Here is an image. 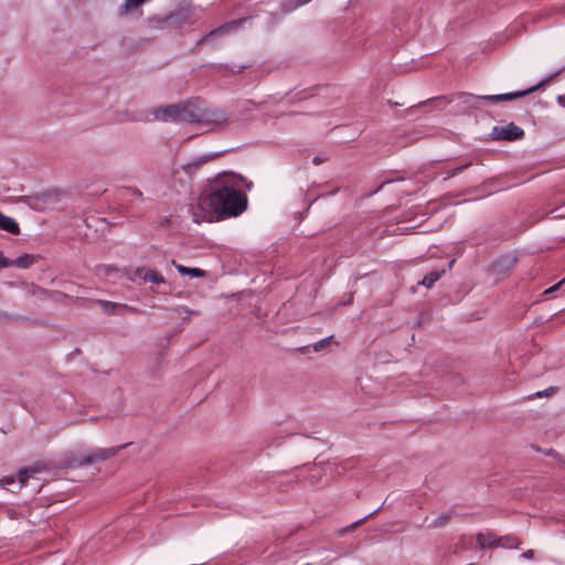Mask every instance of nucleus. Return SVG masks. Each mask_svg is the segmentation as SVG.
Returning <instances> with one entry per match:
<instances>
[{
	"label": "nucleus",
	"mask_w": 565,
	"mask_h": 565,
	"mask_svg": "<svg viewBox=\"0 0 565 565\" xmlns=\"http://www.w3.org/2000/svg\"><path fill=\"white\" fill-rule=\"evenodd\" d=\"M563 284H565V277L558 281L557 284L553 285L552 287L547 288L544 294H551V292H554L556 291Z\"/></svg>",
	"instance_id": "29"
},
{
	"label": "nucleus",
	"mask_w": 565,
	"mask_h": 565,
	"mask_svg": "<svg viewBox=\"0 0 565 565\" xmlns=\"http://www.w3.org/2000/svg\"><path fill=\"white\" fill-rule=\"evenodd\" d=\"M244 184L250 190L253 182L241 174L221 173L213 180L211 191L206 196L200 198L199 205L209 206L221 218L236 217L247 209V195L239 189Z\"/></svg>",
	"instance_id": "1"
},
{
	"label": "nucleus",
	"mask_w": 565,
	"mask_h": 565,
	"mask_svg": "<svg viewBox=\"0 0 565 565\" xmlns=\"http://www.w3.org/2000/svg\"><path fill=\"white\" fill-rule=\"evenodd\" d=\"M31 288H32V290H31L32 295H38V294L46 295L49 292L46 289L39 287L34 284L31 285Z\"/></svg>",
	"instance_id": "28"
},
{
	"label": "nucleus",
	"mask_w": 565,
	"mask_h": 565,
	"mask_svg": "<svg viewBox=\"0 0 565 565\" xmlns=\"http://www.w3.org/2000/svg\"><path fill=\"white\" fill-rule=\"evenodd\" d=\"M521 556L527 559H532L534 557V551L527 550L524 553H522Z\"/></svg>",
	"instance_id": "31"
},
{
	"label": "nucleus",
	"mask_w": 565,
	"mask_h": 565,
	"mask_svg": "<svg viewBox=\"0 0 565 565\" xmlns=\"http://www.w3.org/2000/svg\"><path fill=\"white\" fill-rule=\"evenodd\" d=\"M96 303H98L103 312L106 315L125 316L127 313L138 315L142 312L136 307H131L126 303L113 302L104 299H97Z\"/></svg>",
	"instance_id": "7"
},
{
	"label": "nucleus",
	"mask_w": 565,
	"mask_h": 565,
	"mask_svg": "<svg viewBox=\"0 0 565 565\" xmlns=\"http://www.w3.org/2000/svg\"><path fill=\"white\" fill-rule=\"evenodd\" d=\"M332 341H333V335H329L324 339L317 341L312 347L313 351H316V352L322 351L328 345H330Z\"/></svg>",
	"instance_id": "22"
},
{
	"label": "nucleus",
	"mask_w": 565,
	"mask_h": 565,
	"mask_svg": "<svg viewBox=\"0 0 565 565\" xmlns=\"http://www.w3.org/2000/svg\"><path fill=\"white\" fill-rule=\"evenodd\" d=\"M128 444H124L117 447L98 448L92 450L85 456L77 459V466H89L98 461H105L116 456L121 449L126 448Z\"/></svg>",
	"instance_id": "5"
},
{
	"label": "nucleus",
	"mask_w": 565,
	"mask_h": 565,
	"mask_svg": "<svg viewBox=\"0 0 565 565\" xmlns=\"http://www.w3.org/2000/svg\"><path fill=\"white\" fill-rule=\"evenodd\" d=\"M310 1H311V0H297V3H298L299 6H302V4H306V3L310 2Z\"/></svg>",
	"instance_id": "36"
},
{
	"label": "nucleus",
	"mask_w": 565,
	"mask_h": 565,
	"mask_svg": "<svg viewBox=\"0 0 565 565\" xmlns=\"http://www.w3.org/2000/svg\"><path fill=\"white\" fill-rule=\"evenodd\" d=\"M477 544L480 548L484 547H491L494 545V542L492 540V536L490 534L484 535L482 533L478 534L477 536Z\"/></svg>",
	"instance_id": "20"
},
{
	"label": "nucleus",
	"mask_w": 565,
	"mask_h": 565,
	"mask_svg": "<svg viewBox=\"0 0 565 565\" xmlns=\"http://www.w3.org/2000/svg\"><path fill=\"white\" fill-rule=\"evenodd\" d=\"M172 264L175 267V269L178 270V273L181 274V275H188V276H191L193 278H201V277L205 276V271L200 269V268H196V267H185V266H183L181 264H177L175 260H172Z\"/></svg>",
	"instance_id": "10"
},
{
	"label": "nucleus",
	"mask_w": 565,
	"mask_h": 565,
	"mask_svg": "<svg viewBox=\"0 0 565 565\" xmlns=\"http://www.w3.org/2000/svg\"><path fill=\"white\" fill-rule=\"evenodd\" d=\"M195 98L189 99L184 103L172 104L160 107L153 111L156 119L163 121H184L193 124L196 119L195 115Z\"/></svg>",
	"instance_id": "3"
},
{
	"label": "nucleus",
	"mask_w": 565,
	"mask_h": 565,
	"mask_svg": "<svg viewBox=\"0 0 565 565\" xmlns=\"http://www.w3.org/2000/svg\"><path fill=\"white\" fill-rule=\"evenodd\" d=\"M543 454L545 456L553 457L556 461H558L561 463L562 467H565V456L557 452L555 449H553V448L544 449Z\"/></svg>",
	"instance_id": "21"
},
{
	"label": "nucleus",
	"mask_w": 565,
	"mask_h": 565,
	"mask_svg": "<svg viewBox=\"0 0 565 565\" xmlns=\"http://www.w3.org/2000/svg\"><path fill=\"white\" fill-rule=\"evenodd\" d=\"M146 274H147V269H146V268H143V267H137V268H135V269L131 271V274H130V276H129V279H130L131 281H134V282L142 284V282H145V281H143V277L146 276Z\"/></svg>",
	"instance_id": "18"
},
{
	"label": "nucleus",
	"mask_w": 565,
	"mask_h": 565,
	"mask_svg": "<svg viewBox=\"0 0 565 565\" xmlns=\"http://www.w3.org/2000/svg\"><path fill=\"white\" fill-rule=\"evenodd\" d=\"M230 28H231V24L225 23V24H222L218 28L210 31L206 35H204L202 39H200L196 42V46H200L203 43L209 42L212 38H214L215 35L221 34V33L227 31Z\"/></svg>",
	"instance_id": "12"
},
{
	"label": "nucleus",
	"mask_w": 565,
	"mask_h": 565,
	"mask_svg": "<svg viewBox=\"0 0 565 565\" xmlns=\"http://www.w3.org/2000/svg\"><path fill=\"white\" fill-rule=\"evenodd\" d=\"M457 515V512L450 510L439 514L437 518L433 519L428 524V529H440L445 527L449 524V522Z\"/></svg>",
	"instance_id": "8"
},
{
	"label": "nucleus",
	"mask_w": 565,
	"mask_h": 565,
	"mask_svg": "<svg viewBox=\"0 0 565 565\" xmlns=\"http://www.w3.org/2000/svg\"><path fill=\"white\" fill-rule=\"evenodd\" d=\"M515 263V257L502 256L494 262V267L499 270L509 269L510 267L514 266Z\"/></svg>",
	"instance_id": "13"
},
{
	"label": "nucleus",
	"mask_w": 565,
	"mask_h": 565,
	"mask_svg": "<svg viewBox=\"0 0 565 565\" xmlns=\"http://www.w3.org/2000/svg\"><path fill=\"white\" fill-rule=\"evenodd\" d=\"M557 103L565 108V94L557 96Z\"/></svg>",
	"instance_id": "32"
},
{
	"label": "nucleus",
	"mask_w": 565,
	"mask_h": 565,
	"mask_svg": "<svg viewBox=\"0 0 565 565\" xmlns=\"http://www.w3.org/2000/svg\"><path fill=\"white\" fill-rule=\"evenodd\" d=\"M565 70V66L557 70L554 74L551 76L542 79L540 83H537L534 86H531L524 90L519 92H512V93H505V94H495V95H473L469 93H462L460 95V98L462 103L470 104L472 107L478 108L481 100H490V102H510L514 100L516 98L523 97L525 95H529L536 89H539L541 86L550 83L552 79L557 77L563 71Z\"/></svg>",
	"instance_id": "2"
},
{
	"label": "nucleus",
	"mask_w": 565,
	"mask_h": 565,
	"mask_svg": "<svg viewBox=\"0 0 565 565\" xmlns=\"http://www.w3.org/2000/svg\"><path fill=\"white\" fill-rule=\"evenodd\" d=\"M531 448H532L534 451H536V452H542V454H543V450H544V449L540 448V447H539V446H536V445H531Z\"/></svg>",
	"instance_id": "35"
},
{
	"label": "nucleus",
	"mask_w": 565,
	"mask_h": 565,
	"mask_svg": "<svg viewBox=\"0 0 565 565\" xmlns=\"http://www.w3.org/2000/svg\"><path fill=\"white\" fill-rule=\"evenodd\" d=\"M0 230H3L10 234L18 235L20 233V226L18 222L0 212Z\"/></svg>",
	"instance_id": "9"
},
{
	"label": "nucleus",
	"mask_w": 565,
	"mask_h": 565,
	"mask_svg": "<svg viewBox=\"0 0 565 565\" xmlns=\"http://www.w3.org/2000/svg\"><path fill=\"white\" fill-rule=\"evenodd\" d=\"M248 66L247 65H241L237 67V70H234L233 67H230L227 64H221L220 70L224 72H230L232 74H239L244 72Z\"/></svg>",
	"instance_id": "24"
},
{
	"label": "nucleus",
	"mask_w": 565,
	"mask_h": 565,
	"mask_svg": "<svg viewBox=\"0 0 565 565\" xmlns=\"http://www.w3.org/2000/svg\"><path fill=\"white\" fill-rule=\"evenodd\" d=\"M4 482H6L7 484H9V483H13V482H14V479H13V478H6V479H4Z\"/></svg>",
	"instance_id": "37"
},
{
	"label": "nucleus",
	"mask_w": 565,
	"mask_h": 565,
	"mask_svg": "<svg viewBox=\"0 0 565 565\" xmlns=\"http://www.w3.org/2000/svg\"><path fill=\"white\" fill-rule=\"evenodd\" d=\"M143 281H149L151 284H164L166 282V279L164 277L156 271V270H152V269H147V274L146 276L143 277Z\"/></svg>",
	"instance_id": "14"
},
{
	"label": "nucleus",
	"mask_w": 565,
	"mask_h": 565,
	"mask_svg": "<svg viewBox=\"0 0 565 565\" xmlns=\"http://www.w3.org/2000/svg\"><path fill=\"white\" fill-rule=\"evenodd\" d=\"M38 470L35 468H29V469H21L18 475V480L20 483V488L26 486L28 479L33 477L34 473H36Z\"/></svg>",
	"instance_id": "16"
},
{
	"label": "nucleus",
	"mask_w": 565,
	"mask_h": 565,
	"mask_svg": "<svg viewBox=\"0 0 565 565\" xmlns=\"http://www.w3.org/2000/svg\"><path fill=\"white\" fill-rule=\"evenodd\" d=\"M443 274H444V270L430 271L423 278L420 284L427 288H430L441 277Z\"/></svg>",
	"instance_id": "15"
},
{
	"label": "nucleus",
	"mask_w": 565,
	"mask_h": 565,
	"mask_svg": "<svg viewBox=\"0 0 565 565\" xmlns=\"http://www.w3.org/2000/svg\"><path fill=\"white\" fill-rule=\"evenodd\" d=\"M122 195L127 198L130 201H134L136 199L143 200V194L140 190L134 189V188H125L122 190Z\"/></svg>",
	"instance_id": "19"
},
{
	"label": "nucleus",
	"mask_w": 565,
	"mask_h": 565,
	"mask_svg": "<svg viewBox=\"0 0 565 565\" xmlns=\"http://www.w3.org/2000/svg\"><path fill=\"white\" fill-rule=\"evenodd\" d=\"M195 115L194 122L212 124L218 127H225L230 124L231 118L228 114L221 108H206L204 102L195 98Z\"/></svg>",
	"instance_id": "4"
},
{
	"label": "nucleus",
	"mask_w": 565,
	"mask_h": 565,
	"mask_svg": "<svg viewBox=\"0 0 565 565\" xmlns=\"http://www.w3.org/2000/svg\"><path fill=\"white\" fill-rule=\"evenodd\" d=\"M20 318L18 317H14L13 315L7 312V311H1L0 310V320L1 321H4V322H9V321H18Z\"/></svg>",
	"instance_id": "26"
},
{
	"label": "nucleus",
	"mask_w": 565,
	"mask_h": 565,
	"mask_svg": "<svg viewBox=\"0 0 565 565\" xmlns=\"http://www.w3.org/2000/svg\"><path fill=\"white\" fill-rule=\"evenodd\" d=\"M227 150H223V151H218V152H214V153H210V154H205V156H202L201 158L194 160L193 162L189 163V167H200L202 166L203 163L210 161V160H213L215 159L216 157L221 156L222 153H225Z\"/></svg>",
	"instance_id": "17"
},
{
	"label": "nucleus",
	"mask_w": 565,
	"mask_h": 565,
	"mask_svg": "<svg viewBox=\"0 0 565 565\" xmlns=\"http://www.w3.org/2000/svg\"><path fill=\"white\" fill-rule=\"evenodd\" d=\"M523 136L524 130L514 122H509L503 127L494 126L491 132V138L493 140L515 141L521 139Z\"/></svg>",
	"instance_id": "6"
},
{
	"label": "nucleus",
	"mask_w": 565,
	"mask_h": 565,
	"mask_svg": "<svg viewBox=\"0 0 565 565\" xmlns=\"http://www.w3.org/2000/svg\"><path fill=\"white\" fill-rule=\"evenodd\" d=\"M322 162H323V159L321 157H315L312 159V163L316 164V166H318V164H320Z\"/></svg>",
	"instance_id": "34"
},
{
	"label": "nucleus",
	"mask_w": 565,
	"mask_h": 565,
	"mask_svg": "<svg viewBox=\"0 0 565 565\" xmlns=\"http://www.w3.org/2000/svg\"><path fill=\"white\" fill-rule=\"evenodd\" d=\"M470 166H471V162H468V163H465V164H462V166H459V167H457V168H455V169H452V170L448 171V172H447V177H446V179L452 178V177H455V175H457V174L461 173L463 170H466V169H467L468 167H470Z\"/></svg>",
	"instance_id": "25"
},
{
	"label": "nucleus",
	"mask_w": 565,
	"mask_h": 565,
	"mask_svg": "<svg viewBox=\"0 0 565 565\" xmlns=\"http://www.w3.org/2000/svg\"><path fill=\"white\" fill-rule=\"evenodd\" d=\"M518 540L516 539H511V544L508 545V547L510 548H518Z\"/></svg>",
	"instance_id": "33"
},
{
	"label": "nucleus",
	"mask_w": 565,
	"mask_h": 565,
	"mask_svg": "<svg viewBox=\"0 0 565 565\" xmlns=\"http://www.w3.org/2000/svg\"><path fill=\"white\" fill-rule=\"evenodd\" d=\"M382 509V507L377 508L376 510H374L373 512L369 513L367 515H365L364 518L358 520L356 522L350 524L348 527H345L343 531L344 532H349L351 530H354L355 527H358L359 525H361L364 521H366L367 519H370L371 516L375 515L380 510Z\"/></svg>",
	"instance_id": "23"
},
{
	"label": "nucleus",
	"mask_w": 565,
	"mask_h": 565,
	"mask_svg": "<svg viewBox=\"0 0 565 565\" xmlns=\"http://www.w3.org/2000/svg\"><path fill=\"white\" fill-rule=\"evenodd\" d=\"M11 263L12 266L25 269L31 267L35 263V256L32 254H23L18 258L11 260Z\"/></svg>",
	"instance_id": "11"
},
{
	"label": "nucleus",
	"mask_w": 565,
	"mask_h": 565,
	"mask_svg": "<svg viewBox=\"0 0 565 565\" xmlns=\"http://www.w3.org/2000/svg\"><path fill=\"white\" fill-rule=\"evenodd\" d=\"M547 388L554 390L557 388L556 386H548Z\"/></svg>",
	"instance_id": "38"
},
{
	"label": "nucleus",
	"mask_w": 565,
	"mask_h": 565,
	"mask_svg": "<svg viewBox=\"0 0 565 565\" xmlns=\"http://www.w3.org/2000/svg\"><path fill=\"white\" fill-rule=\"evenodd\" d=\"M555 391H536L534 394L530 395L529 398H541V397H548L551 396Z\"/></svg>",
	"instance_id": "27"
},
{
	"label": "nucleus",
	"mask_w": 565,
	"mask_h": 565,
	"mask_svg": "<svg viewBox=\"0 0 565 565\" xmlns=\"http://www.w3.org/2000/svg\"><path fill=\"white\" fill-rule=\"evenodd\" d=\"M9 266H12V263L10 259L2 256L0 253V269L7 268Z\"/></svg>",
	"instance_id": "30"
}]
</instances>
